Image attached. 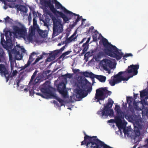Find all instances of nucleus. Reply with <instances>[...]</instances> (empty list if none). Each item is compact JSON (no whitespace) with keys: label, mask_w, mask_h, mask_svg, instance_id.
I'll list each match as a JSON object with an SVG mask.
<instances>
[{"label":"nucleus","mask_w":148,"mask_h":148,"mask_svg":"<svg viewBox=\"0 0 148 148\" xmlns=\"http://www.w3.org/2000/svg\"><path fill=\"white\" fill-rule=\"evenodd\" d=\"M101 41L104 47V51L105 53L111 57L116 58L117 60H120L123 57L122 61L125 63V61L127 60L125 58L133 56L131 53H127L124 55L121 50L119 49L115 46L113 45L104 37L102 38Z\"/></svg>","instance_id":"nucleus-1"},{"label":"nucleus","mask_w":148,"mask_h":148,"mask_svg":"<svg viewBox=\"0 0 148 148\" xmlns=\"http://www.w3.org/2000/svg\"><path fill=\"white\" fill-rule=\"evenodd\" d=\"M77 86L78 88L75 89V92L76 97L78 99H82L86 97L92 91L90 83L86 79L79 82Z\"/></svg>","instance_id":"nucleus-2"},{"label":"nucleus","mask_w":148,"mask_h":148,"mask_svg":"<svg viewBox=\"0 0 148 148\" xmlns=\"http://www.w3.org/2000/svg\"><path fill=\"white\" fill-rule=\"evenodd\" d=\"M72 14H67L66 15L61 12H59L57 14L60 16L62 18L63 20L64 23H69V20L72 19L73 17L75 19H76L75 21L71 25L72 27H73L77 25V23L82 18V16H80L79 14H77L73 13L71 12Z\"/></svg>","instance_id":"nucleus-3"},{"label":"nucleus","mask_w":148,"mask_h":148,"mask_svg":"<svg viewBox=\"0 0 148 148\" xmlns=\"http://www.w3.org/2000/svg\"><path fill=\"white\" fill-rule=\"evenodd\" d=\"M113 101L112 99L109 98L108 99V101L106 104L104 105V108L100 110V111L97 112V114H101L102 117L105 116V117H108V116H113L114 112L113 110L109 109V108H112L113 103Z\"/></svg>","instance_id":"nucleus-4"},{"label":"nucleus","mask_w":148,"mask_h":148,"mask_svg":"<svg viewBox=\"0 0 148 148\" xmlns=\"http://www.w3.org/2000/svg\"><path fill=\"white\" fill-rule=\"evenodd\" d=\"M85 136L84 140L81 143V145H85L86 148H93L97 143L99 140L97 136H90L84 132Z\"/></svg>","instance_id":"nucleus-5"},{"label":"nucleus","mask_w":148,"mask_h":148,"mask_svg":"<svg viewBox=\"0 0 148 148\" xmlns=\"http://www.w3.org/2000/svg\"><path fill=\"white\" fill-rule=\"evenodd\" d=\"M124 72L120 71L117 74L112 76L111 79L109 80V84L112 86H114L115 84H118L121 82L122 81H127L130 78L132 77V76L127 77H124L123 76Z\"/></svg>","instance_id":"nucleus-6"},{"label":"nucleus","mask_w":148,"mask_h":148,"mask_svg":"<svg viewBox=\"0 0 148 148\" xmlns=\"http://www.w3.org/2000/svg\"><path fill=\"white\" fill-rule=\"evenodd\" d=\"M52 19L53 24V35L56 36L63 31V25L60 20L53 16Z\"/></svg>","instance_id":"nucleus-7"},{"label":"nucleus","mask_w":148,"mask_h":148,"mask_svg":"<svg viewBox=\"0 0 148 148\" xmlns=\"http://www.w3.org/2000/svg\"><path fill=\"white\" fill-rule=\"evenodd\" d=\"M114 110L116 112L118 115L115 117V122L116 123L119 128H122L123 127V124L121 119L123 118V113L120 109V107L119 105H115Z\"/></svg>","instance_id":"nucleus-8"},{"label":"nucleus","mask_w":148,"mask_h":148,"mask_svg":"<svg viewBox=\"0 0 148 148\" xmlns=\"http://www.w3.org/2000/svg\"><path fill=\"white\" fill-rule=\"evenodd\" d=\"M139 65H130L128 66L126 70L124 71L123 76L126 77H128L136 75L138 73V69L139 68Z\"/></svg>","instance_id":"nucleus-9"},{"label":"nucleus","mask_w":148,"mask_h":148,"mask_svg":"<svg viewBox=\"0 0 148 148\" xmlns=\"http://www.w3.org/2000/svg\"><path fill=\"white\" fill-rule=\"evenodd\" d=\"M21 25V27L16 26H14L13 29L15 32L21 38L24 36L25 35L27 34V30L23 25L19 23Z\"/></svg>","instance_id":"nucleus-10"},{"label":"nucleus","mask_w":148,"mask_h":148,"mask_svg":"<svg viewBox=\"0 0 148 148\" xmlns=\"http://www.w3.org/2000/svg\"><path fill=\"white\" fill-rule=\"evenodd\" d=\"M40 3L42 5L45 7L49 8L51 11L55 14L57 15V14L59 12L57 10L54 8L53 5L51 1H48L47 0H40Z\"/></svg>","instance_id":"nucleus-11"},{"label":"nucleus","mask_w":148,"mask_h":148,"mask_svg":"<svg viewBox=\"0 0 148 148\" xmlns=\"http://www.w3.org/2000/svg\"><path fill=\"white\" fill-rule=\"evenodd\" d=\"M51 2L53 5V3L55 4V6L56 9H60L63 10L64 13V14L66 15L67 14H72L71 12L67 10L64 7L62 6L61 4L57 0H52Z\"/></svg>","instance_id":"nucleus-12"},{"label":"nucleus","mask_w":148,"mask_h":148,"mask_svg":"<svg viewBox=\"0 0 148 148\" xmlns=\"http://www.w3.org/2000/svg\"><path fill=\"white\" fill-rule=\"evenodd\" d=\"M49 83V81H46L42 86L40 89L41 91L44 95L50 94L51 93V91L50 89V86Z\"/></svg>","instance_id":"nucleus-13"},{"label":"nucleus","mask_w":148,"mask_h":148,"mask_svg":"<svg viewBox=\"0 0 148 148\" xmlns=\"http://www.w3.org/2000/svg\"><path fill=\"white\" fill-rule=\"evenodd\" d=\"M95 98L97 100L96 101L97 102H99L100 100H104L105 99L104 93L101 88L96 90Z\"/></svg>","instance_id":"nucleus-14"},{"label":"nucleus","mask_w":148,"mask_h":148,"mask_svg":"<svg viewBox=\"0 0 148 148\" xmlns=\"http://www.w3.org/2000/svg\"><path fill=\"white\" fill-rule=\"evenodd\" d=\"M8 69L5 65H0V73L2 76H4L6 78L8 74Z\"/></svg>","instance_id":"nucleus-15"},{"label":"nucleus","mask_w":148,"mask_h":148,"mask_svg":"<svg viewBox=\"0 0 148 148\" xmlns=\"http://www.w3.org/2000/svg\"><path fill=\"white\" fill-rule=\"evenodd\" d=\"M14 66V65H10L11 71L13 70V71L11 74H10L9 72L8 71V74L7 75V76L6 77L7 82L8 81L10 78H12L13 77H16L17 74V71L16 70L14 71L13 70Z\"/></svg>","instance_id":"nucleus-16"},{"label":"nucleus","mask_w":148,"mask_h":148,"mask_svg":"<svg viewBox=\"0 0 148 148\" xmlns=\"http://www.w3.org/2000/svg\"><path fill=\"white\" fill-rule=\"evenodd\" d=\"M25 75L21 72L18 75L16 79V87H18L19 85V83L24 79Z\"/></svg>","instance_id":"nucleus-17"},{"label":"nucleus","mask_w":148,"mask_h":148,"mask_svg":"<svg viewBox=\"0 0 148 148\" xmlns=\"http://www.w3.org/2000/svg\"><path fill=\"white\" fill-rule=\"evenodd\" d=\"M12 54H14L15 59L17 60H21L22 56L21 54H20L19 51H18L16 49H13L12 51Z\"/></svg>","instance_id":"nucleus-18"},{"label":"nucleus","mask_w":148,"mask_h":148,"mask_svg":"<svg viewBox=\"0 0 148 148\" xmlns=\"http://www.w3.org/2000/svg\"><path fill=\"white\" fill-rule=\"evenodd\" d=\"M3 36V37L1 36V44L2 45L3 47L6 50H8L9 49H11L12 47V45L10 44V45L8 46L7 44L8 42H7V41H6L4 39Z\"/></svg>","instance_id":"nucleus-19"},{"label":"nucleus","mask_w":148,"mask_h":148,"mask_svg":"<svg viewBox=\"0 0 148 148\" xmlns=\"http://www.w3.org/2000/svg\"><path fill=\"white\" fill-rule=\"evenodd\" d=\"M15 8H16L17 10L26 13L27 11V8L25 6L21 4L16 5Z\"/></svg>","instance_id":"nucleus-20"},{"label":"nucleus","mask_w":148,"mask_h":148,"mask_svg":"<svg viewBox=\"0 0 148 148\" xmlns=\"http://www.w3.org/2000/svg\"><path fill=\"white\" fill-rule=\"evenodd\" d=\"M125 118L131 122H134L137 124L139 123L135 119L134 115L127 114L125 115Z\"/></svg>","instance_id":"nucleus-21"},{"label":"nucleus","mask_w":148,"mask_h":148,"mask_svg":"<svg viewBox=\"0 0 148 148\" xmlns=\"http://www.w3.org/2000/svg\"><path fill=\"white\" fill-rule=\"evenodd\" d=\"M82 74L85 77H89L91 78L93 83L94 82V77L95 74L92 73V72H89L87 71H85L83 72Z\"/></svg>","instance_id":"nucleus-22"},{"label":"nucleus","mask_w":148,"mask_h":148,"mask_svg":"<svg viewBox=\"0 0 148 148\" xmlns=\"http://www.w3.org/2000/svg\"><path fill=\"white\" fill-rule=\"evenodd\" d=\"M75 33H74L69 38H66L64 41V43L66 45H67L72 42L75 41V39L77 38L76 36H75Z\"/></svg>","instance_id":"nucleus-23"},{"label":"nucleus","mask_w":148,"mask_h":148,"mask_svg":"<svg viewBox=\"0 0 148 148\" xmlns=\"http://www.w3.org/2000/svg\"><path fill=\"white\" fill-rule=\"evenodd\" d=\"M89 41H88V40H87L86 42L82 46V48H83L82 52L81 53L82 55L84 54L88 49V43Z\"/></svg>","instance_id":"nucleus-24"},{"label":"nucleus","mask_w":148,"mask_h":148,"mask_svg":"<svg viewBox=\"0 0 148 148\" xmlns=\"http://www.w3.org/2000/svg\"><path fill=\"white\" fill-rule=\"evenodd\" d=\"M101 68H103V69L108 72L109 73H110V70L108 68V66L111 69H114L116 68V65H100Z\"/></svg>","instance_id":"nucleus-25"},{"label":"nucleus","mask_w":148,"mask_h":148,"mask_svg":"<svg viewBox=\"0 0 148 148\" xmlns=\"http://www.w3.org/2000/svg\"><path fill=\"white\" fill-rule=\"evenodd\" d=\"M104 55V52L101 51H99V50L97 54L94 56V58L96 60H97L98 59L101 58Z\"/></svg>","instance_id":"nucleus-26"},{"label":"nucleus","mask_w":148,"mask_h":148,"mask_svg":"<svg viewBox=\"0 0 148 148\" xmlns=\"http://www.w3.org/2000/svg\"><path fill=\"white\" fill-rule=\"evenodd\" d=\"M36 53L34 52H32L29 56V59L26 65H30L31 63L34 60L35 58L34 57L36 55Z\"/></svg>","instance_id":"nucleus-27"},{"label":"nucleus","mask_w":148,"mask_h":148,"mask_svg":"<svg viewBox=\"0 0 148 148\" xmlns=\"http://www.w3.org/2000/svg\"><path fill=\"white\" fill-rule=\"evenodd\" d=\"M57 90L58 91L63 89H65L66 86L64 82H60L57 86Z\"/></svg>","instance_id":"nucleus-28"},{"label":"nucleus","mask_w":148,"mask_h":148,"mask_svg":"<svg viewBox=\"0 0 148 148\" xmlns=\"http://www.w3.org/2000/svg\"><path fill=\"white\" fill-rule=\"evenodd\" d=\"M37 30V27H35L31 26L29 29V34L33 36L35 34L36 30Z\"/></svg>","instance_id":"nucleus-29"},{"label":"nucleus","mask_w":148,"mask_h":148,"mask_svg":"<svg viewBox=\"0 0 148 148\" xmlns=\"http://www.w3.org/2000/svg\"><path fill=\"white\" fill-rule=\"evenodd\" d=\"M10 32L9 31H6L5 33V35L6 37L7 42L11 45H12V40L10 39L9 37V35H10Z\"/></svg>","instance_id":"nucleus-30"},{"label":"nucleus","mask_w":148,"mask_h":148,"mask_svg":"<svg viewBox=\"0 0 148 148\" xmlns=\"http://www.w3.org/2000/svg\"><path fill=\"white\" fill-rule=\"evenodd\" d=\"M101 88L104 93L105 98H107L108 95H110L111 94L112 92L107 90L106 88Z\"/></svg>","instance_id":"nucleus-31"},{"label":"nucleus","mask_w":148,"mask_h":148,"mask_svg":"<svg viewBox=\"0 0 148 148\" xmlns=\"http://www.w3.org/2000/svg\"><path fill=\"white\" fill-rule=\"evenodd\" d=\"M95 78L98 79L101 82H104L106 79V77L105 76L101 75H95L94 78Z\"/></svg>","instance_id":"nucleus-32"},{"label":"nucleus","mask_w":148,"mask_h":148,"mask_svg":"<svg viewBox=\"0 0 148 148\" xmlns=\"http://www.w3.org/2000/svg\"><path fill=\"white\" fill-rule=\"evenodd\" d=\"M111 61L106 58H105L101 61L99 65H111Z\"/></svg>","instance_id":"nucleus-33"},{"label":"nucleus","mask_w":148,"mask_h":148,"mask_svg":"<svg viewBox=\"0 0 148 148\" xmlns=\"http://www.w3.org/2000/svg\"><path fill=\"white\" fill-rule=\"evenodd\" d=\"M33 36L29 34L28 35L27 34L22 37L24 40L26 42H29L30 41H32V40Z\"/></svg>","instance_id":"nucleus-34"},{"label":"nucleus","mask_w":148,"mask_h":148,"mask_svg":"<svg viewBox=\"0 0 148 148\" xmlns=\"http://www.w3.org/2000/svg\"><path fill=\"white\" fill-rule=\"evenodd\" d=\"M12 51L9 53V61L10 62V65H14V63H15V65H17L16 63L15 62V61L13 59L12 56Z\"/></svg>","instance_id":"nucleus-35"},{"label":"nucleus","mask_w":148,"mask_h":148,"mask_svg":"<svg viewBox=\"0 0 148 148\" xmlns=\"http://www.w3.org/2000/svg\"><path fill=\"white\" fill-rule=\"evenodd\" d=\"M36 31L40 36H42V37H45V31L40 29L39 26L37 27Z\"/></svg>","instance_id":"nucleus-36"},{"label":"nucleus","mask_w":148,"mask_h":148,"mask_svg":"<svg viewBox=\"0 0 148 148\" xmlns=\"http://www.w3.org/2000/svg\"><path fill=\"white\" fill-rule=\"evenodd\" d=\"M36 31L40 36H42V37H45V31L40 29L39 26L37 27Z\"/></svg>","instance_id":"nucleus-37"},{"label":"nucleus","mask_w":148,"mask_h":148,"mask_svg":"<svg viewBox=\"0 0 148 148\" xmlns=\"http://www.w3.org/2000/svg\"><path fill=\"white\" fill-rule=\"evenodd\" d=\"M71 52V51H67L66 52H65L63 53L62 55L59 57V59H61V58L62 59V60H63L64 59L66 58V57H65V56L66 55H67L69 54Z\"/></svg>","instance_id":"nucleus-38"},{"label":"nucleus","mask_w":148,"mask_h":148,"mask_svg":"<svg viewBox=\"0 0 148 148\" xmlns=\"http://www.w3.org/2000/svg\"><path fill=\"white\" fill-rule=\"evenodd\" d=\"M47 54L45 52H43L42 53V55H40L38 58H37L36 59L32 65H35L37 62H38L42 58L44 55H46Z\"/></svg>","instance_id":"nucleus-39"},{"label":"nucleus","mask_w":148,"mask_h":148,"mask_svg":"<svg viewBox=\"0 0 148 148\" xmlns=\"http://www.w3.org/2000/svg\"><path fill=\"white\" fill-rule=\"evenodd\" d=\"M60 53L59 51L58 50H56L50 53V55L52 56V58H55L56 57H57L58 54Z\"/></svg>","instance_id":"nucleus-40"},{"label":"nucleus","mask_w":148,"mask_h":148,"mask_svg":"<svg viewBox=\"0 0 148 148\" xmlns=\"http://www.w3.org/2000/svg\"><path fill=\"white\" fill-rule=\"evenodd\" d=\"M58 92L62 95L63 97L64 98L67 97V92L65 89H63Z\"/></svg>","instance_id":"nucleus-41"},{"label":"nucleus","mask_w":148,"mask_h":148,"mask_svg":"<svg viewBox=\"0 0 148 148\" xmlns=\"http://www.w3.org/2000/svg\"><path fill=\"white\" fill-rule=\"evenodd\" d=\"M29 66L30 65H24V66H23L21 67V69L20 70H19V71H21L26 69L25 71H26V72H28L30 71H31V69L29 68Z\"/></svg>","instance_id":"nucleus-42"},{"label":"nucleus","mask_w":148,"mask_h":148,"mask_svg":"<svg viewBox=\"0 0 148 148\" xmlns=\"http://www.w3.org/2000/svg\"><path fill=\"white\" fill-rule=\"evenodd\" d=\"M51 95L53 96L54 97H55L56 99L60 103L61 106H62L64 105V101L61 98H60L57 96H54L53 95L51 94Z\"/></svg>","instance_id":"nucleus-43"},{"label":"nucleus","mask_w":148,"mask_h":148,"mask_svg":"<svg viewBox=\"0 0 148 148\" xmlns=\"http://www.w3.org/2000/svg\"><path fill=\"white\" fill-rule=\"evenodd\" d=\"M134 130L136 136L134 138V139H135L136 137H138L140 136V132L139 130L137 127H134Z\"/></svg>","instance_id":"nucleus-44"},{"label":"nucleus","mask_w":148,"mask_h":148,"mask_svg":"<svg viewBox=\"0 0 148 148\" xmlns=\"http://www.w3.org/2000/svg\"><path fill=\"white\" fill-rule=\"evenodd\" d=\"M50 72V71H45L44 72L42 75L44 77L45 76V79H48L50 76V74H49Z\"/></svg>","instance_id":"nucleus-45"},{"label":"nucleus","mask_w":148,"mask_h":148,"mask_svg":"<svg viewBox=\"0 0 148 148\" xmlns=\"http://www.w3.org/2000/svg\"><path fill=\"white\" fill-rule=\"evenodd\" d=\"M93 56V54L92 53V51L90 50V51H89L86 53L84 55L85 58L88 59V57Z\"/></svg>","instance_id":"nucleus-46"},{"label":"nucleus","mask_w":148,"mask_h":148,"mask_svg":"<svg viewBox=\"0 0 148 148\" xmlns=\"http://www.w3.org/2000/svg\"><path fill=\"white\" fill-rule=\"evenodd\" d=\"M133 100V98L132 97H127V101L129 105V107L131 105V103L132 102Z\"/></svg>","instance_id":"nucleus-47"},{"label":"nucleus","mask_w":148,"mask_h":148,"mask_svg":"<svg viewBox=\"0 0 148 148\" xmlns=\"http://www.w3.org/2000/svg\"><path fill=\"white\" fill-rule=\"evenodd\" d=\"M92 53L93 54V55H94V56L97 54L98 53L99 50L98 49L97 47L96 48L93 50H91Z\"/></svg>","instance_id":"nucleus-48"},{"label":"nucleus","mask_w":148,"mask_h":148,"mask_svg":"<svg viewBox=\"0 0 148 148\" xmlns=\"http://www.w3.org/2000/svg\"><path fill=\"white\" fill-rule=\"evenodd\" d=\"M98 34L97 33H95L92 35V37L93 40L94 41H97V36Z\"/></svg>","instance_id":"nucleus-49"},{"label":"nucleus","mask_w":148,"mask_h":148,"mask_svg":"<svg viewBox=\"0 0 148 148\" xmlns=\"http://www.w3.org/2000/svg\"><path fill=\"white\" fill-rule=\"evenodd\" d=\"M33 26L35 27H38V25L37 24V20L35 18H34L33 19Z\"/></svg>","instance_id":"nucleus-50"},{"label":"nucleus","mask_w":148,"mask_h":148,"mask_svg":"<svg viewBox=\"0 0 148 148\" xmlns=\"http://www.w3.org/2000/svg\"><path fill=\"white\" fill-rule=\"evenodd\" d=\"M146 95V92L144 90H143L140 92V96L141 98L143 97Z\"/></svg>","instance_id":"nucleus-51"},{"label":"nucleus","mask_w":148,"mask_h":148,"mask_svg":"<svg viewBox=\"0 0 148 148\" xmlns=\"http://www.w3.org/2000/svg\"><path fill=\"white\" fill-rule=\"evenodd\" d=\"M52 56L49 55V57L47 58L46 60L45 61V62H51L55 59L53 58H52Z\"/></svg>","instance_id":"nucleus-52"},{"label":"nucleus","mask_w":148,"mask_h":148,"mask_svg":"<svg viewBox=\"0 0 148 148\" xmlns=\"http://www.w3.org/2000/svg\"><path fill=\"white\" fill-rule=\"evenodd\" d=\"M63 76L66 77L67 78H71L72 77L73 74L70 73H67L64 75Z\"/></svg>","instance_id":"nucleus-53"},{"label":"nucleus","mask_w":148,"mask_h":148,"mask_svg":"<svg viewBox=\"0 0 148 148\" xmlns=\"http://www.w3.org/2000/svg\"><path fill=\"white\" fill-rule=\"evenodd\" d=\"M29 92L30 95L31 96H32L34 94V89H29Z\"/></svg>","instance_id":"nucleus-54"},{"label":"nucleus","mask_w":148,"mask_h":148,"mask_svg":"<svg viewBox=\"0 0 148 148\" xmlns=\"http://www.w3.org/2000/svg\"><path fill=\"white\" fill-rule=\"evenodd\" d=\"M36 95H38L40 96L42 98H45V95L43 94V93H42V94H41V93H39V92H37L36 93Z\"/></svg>","instance_id":"nucleus-55"},{"label":"nucleus","mask_w":148,"mask_h":148,"mask_svg":"<svg viewBox=\"0 0 148 148\" xmlns=\"http://www.w3.org/2000/svg\"><path fill=\"white\" fill-rule=\"evenodd\" d=\"M10 19V17L8 16H7V17L4 18L5 20V23L9 22V19Z\"/></svg>","instance_id":"nucleus-56"},{"label":"nucleus","mask_w":148,"mask_h":148,"mask_svg":"<svg viewBox=\"0 0 148 148\" xmlns=\"http://www.w3.org/2000/svg\"><path fill=\"white\" fill-rule=\"evenodd\" d=\"M66 45H64L62 47L61 49H60L58 50L59 51V52H60L63 51L65 48Z\"/></svg>","instance_id":"nucleus-57"},{"label":"nucleus","mask_w":148,"mask_h":148,"mask_svg":"<svg viewBox=\"0 0 148 148\" xmlns=\"http://www.w3.org/2000/svg\"><path fill=\"white\" fill-rule=\"evenodd\" d=\"M123 132L125 134H126L128 132V130L126 128H124L123 130Z\"/></svg>","instance_id":"nucleus-58"},{"label":"nucleus","mask_w":148,"mask_h":148,"mask_svg":"<svg viewBox=\"0 0 148 148\" xmlns=\"http://www.w3.org/2000/svg\"><path fill=\"white\" fill-rule=\"evenodd\" d=\"M3 51L2 49L0 48V56L3 55Z\"/></svg>","instance_id":"nucleus-59"},{"label":"nucleus","mask_w":148,"mask_h":148,"mask_svg":"<svg viewBox=\"0 0 148 148\" xmlns=\"http://www.w3.org/2000/svg\"><path fill=\"white\" fill-rule=\"evenodd\" d=\"M33 16H34V18H35L36 17H37V14L36 12L34 11H33Z\"/></svg>","instance_id":"nucleus-60"},{"label":"nucleus","mask_w":148,"mask_h":148,"mask_svg":"<svg viewBox=\"0 0 148 148\" xmlns=\"http://www.w3.org/2000/svg\"><path fill=\"white\" fill-rule=\"evenodd\" d=\"M35 76H36L34 75H32V76L31 77V79H30V82H32L34 80Z\"/></svg>","instance_id":"nucleus-61"},{"label":"nucleus","mask_w":148,"mask_h":148,"mask_svg":"<svg viewBox=\"0 0 148 148\" xmlns=\"http://www.w3.org/2000/svg\"><path fill=\"white\" fill-rule=\"evenodd\" d=\"M115 120L113 119H111L108 121V122L109 123H113L114 122Z\"/></svg>","instance_id":"nucleus-62"},{"label":"nucleus","mask_w":148,"mask_h":148,"mask_svg":"<svg viewBox=\"0 0 148 148\" xmlns=\"http://www.w3.org/2000/svg\"><path fill=\"white\" fill-rule=\"evenodd\" d=\"M40 79V78H39V77L38 76L35 79V82L37 83L38 82Z\"/></svg>","instance_id":"nucleus-63"},{"label":"nucleus","mask_w":148,"mask_h":148,"mask_svg":"<svg viewBox=\"0 0 148 148\" xmlns=\"http://www.w3.org/2000/svg\"><path fill=\"white\" fill-rule=\"evenodd\" d=\"M79 69H75L73 70V72L74 73H76L79 72Z\"/></svg>","instance_id":"nucleus-64"}]
</instances>
